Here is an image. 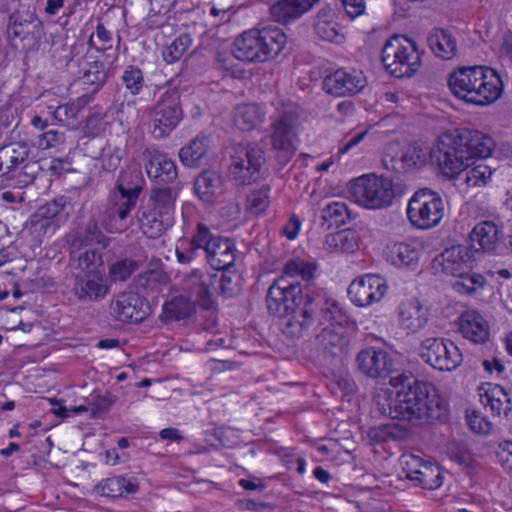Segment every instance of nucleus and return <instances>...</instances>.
Listing matches in <instances>:
<instances>
[{
    "mask_svg": "<svg viewBox=\"0 0 512 512\" xmlns=\"http://www.w3.org/2000/svg\"><path fill=\"white\" fill-rule=\"evenodd\" d=\"M427 44L433 54L443 60L453 59L458 53L457 39L448 30L433 28L427 36Z\"/></svg>",
    "mask_w": 512,
    "mask_h": 512,
    "instance_id": "72a5a7b5",
    "label": "nucleus"
},
{
    "mask_svg": "<svg viewBox=\"0 0 512 512\" xmlns=\"http://www.w3.org/2000/svg\"><path fill=\"white\" fill-rule=\"evenodd\" d=\"M418 354L425 363L440 371H452L463 361L457 345L443 337L430 336L422 339Z\"/></svg>",
    "mask_w": 512,
    "mask_h": 512,
    "instance_id": "ddd939ff",
    "label": "nucleus"
},
{
    "mask_svg": "<svg viewBox=\"0 0 512 512\" xmlns=\"http://www.w3.org/2000/svg\"><path fill=\"white\" fill-rule=\"evenodd\" d=\"M30 147L24 141L11 142L0 147V174L17 177L19 187L33 183L41 167L29 159Z\"/></svg>",
    "mask_w": 512,
    "mask_h": 512,
    "instance_id": "1a4fd4ad",
    "label": "nucleus"
},
{
    "mask_svg": "<svg viewBox=\"0 0 512 512\" xmlns=\"http://www.w3.org/2000/svg\"><path fill=\"white\" fill-rule=\"evenodd\" d=\"M414 482L424 489L434 490L443 484V475L438 465L424 463Z\"/></svg>",
    "mask_w": 512,
    "mask_h": 512,
    "instance_id": "09e8293b",
    "label": "nucleus"
},
{
    "mask_svg": "<svg viewBox=\"0 0 512 512\" xmlns=\"http://www.w3.org/2000/svg\"><path fill=\"white\" fill-rule=\"evenodd\" d=\"M501 230L492 221L477 223L469 234L471 247L476 252L496 253L500 243Z\"/></svg>",
    "mask_w": 512,
    "mask_h": 512,
    "instance_id": "cd10ccee",
    "label": "nucleus"
},
{
    "mask_svg": "<svg viewBox=\"0 0 512 512\" xmlns=\"http://www.w3.org/2000/svg\"><path fill=\"white\" fill-rule=\"evenodd\" d=\"M42 35V22L38 19L34 8L18 9L9 16L7 36L10 40L18 39L30 43L39 41Z\"/></svg>",
    "mask_w": 512,
    "mask_h": 512,
    "instance_id": "6ab92c4d",
    "label": "nucleus"
},
{
    "mask_svg": "<svg viewBox=\"0 0 512 512\" xmlns=\"http://www.w3.org/2000/svg\"><path fill=\"white\" fill-rule=\"evenodd\" d=\"M457 277L459 280L455 281L453 288L459 293L473 294L476 290V284H482V277L479 274H470L469 272H466L463 276Z\"/></svg>",
    "mask_w": 512,
    "mask_h": 512,
    "instance_id": "052dcab7",
    "label": "nucleus"
},
{
    "mask_svg": "<svg viewBox=\"0 0 512 512\" xmlns=\"http://www.w3.org/2000/svg\"><path fill=\"white\" fill-rule=\"evenodd\" d=\"M192 243L197 248H203L206 252L207 262L213 272L209 274V284L204 285L198 275H192L182 283V289L190 294V297L177 296L163 306L164 313L169 318L176 320L189 317L198 301L205 309L212 307L210 300V288L216 293H224V249L222 237L214 236L204 224H198L197 234Z\"/></svg>",
    "mask_w": 512,
    "mask_h": 512,
    "instance_id": "f03ea898",
    "label": "nucleus"
},
{
    "mask_svg": "<svg viewBox=\"0 0 512 512\" xmlns=\"http://www.w3.org/2000/svg\"><path fill=\"white\" fill-rule=\"evenodd\" d=\"M229 254H231L232 260L226 262V298L238 296L241 293L243 286L242 274L234 265V261L237 260L238 255L235 254L232 241L229 238H226V257Z\"/></svg>",
    "mask_w": 512,
    "mask_h": 512,
    "instance_id": "37998d69",
    "label": "nucleus"
},
{
    "mask_svg": "<svg viewBox=\"0 0 512 512\" xmlns=\"http://www.w3.org/2000/svg\"><path fill=\"white\" fill-rule=\"evenodd\" d=\"M317 266L303 259H292L284 265L282 274L269 286L266 294V306L270 314H283L288 310L301 307L307 289L313 287Z\"/></svg>",
    "mask_w": 512,
    "mask_h": 512,
    "instance_id": "39448f33",
    "label": "nucleus"
},
{
    "mask_svg": "<svg viewBox=\"0 0 512 512\" xmlns=\"http://www.w3.org/2000/svg\"><path fill=\"white\" fill-rule=\"evenodd\" d=\"M429 152L419 146H409L399 158L386 156L382 163L386 169L396 171L398 173L413 168H419L426 164Z\"/></svg>",
    "mask_w": 512,
    "mask_h": 512,
    "instance_id": "2f4dec72",
    "label": "nucleus"
},
{
    "mask_svg": "<svg viewBox=\"0 0 512 512\" xmlns=\"http://www.w3.org/2000/svg\"><path fill=\"white\" fill-rule=\"evenodd\" d=\"M112 41V32L101 21H98L95 32L88 39V45L99 52H106L112 49Z\"/></svg>",
    "mask_w": 512,
    "mask_h": 512,
    "instance_id": "5fc2aeb1",
    "label": "nucleus"
},
{
    "mask_svg": "<svg viewBox=\"0 0 512 512\" xmlns=\"http://www.w3.org/2000/svg\"><path fill=\"white\" fill-rule=\"evenodd\" d=\"M360 236L356 230L344 229L326 237L325 244L329 252L353 253L359 247Z\"/></svg>",
    "mask_w": 512,
    "mask_h": 512,
    "instance_id": "58836bf2",
    "label": "nucleus"
},
{
    "mask_svg": "<svg viewBox=\"0 0 512 512\" xmlns=\"http://www.w3.org/2000/svg\"><path fill=\"white\" fill-rule=\"evenodd\" d=\"M134 283L137 290L146 293L158 292L166 285L167 276L160 270H149L139 274Z\"/></svg>",
    "mask_w": 512,
    "mask_h": 512,
    "instance_id": "de8ad7c7",
    "label": "nucleus"
},
{
    "mask_svg": "<svg viewBox=\"0 0 512 512\" xmlns=\"http://www.w3.org/2000/svg\"><path fill=\"white\" fill-rule=\"evenodd\" d=\"M63 142V134L56 130H48L38 136L36 145L40 149H48Z\"/></svg>",
    "mask_w": 512,
    "mask_h": 512,
    "instance_id": "338daca9",
    "label": "nucleus"
},
{
    "mask_svg": "<svg viewBox=\"0 0 512 512\" xmlns=\"http://www.w3.org/2000/svg\"><path fill=\"white\" fill-rule=\"evenodd\" d=\"M137 218L143 233L150 238L160 236L172 225L173 220V218L160 215L153 209L149 211H142L137 215Z\"/></svg>",
    "mask_w": 512,
    "mask_h": 512,
    "instance_id": "a19ab883",
    "label": "nucleus"
},
{
    "mask_svg": "<svg viewBox=\"0 0 512 512\" xmlns=\"http://www.w3.org/2000/svg\"><path fill=\"white\" fill-rule=\"evenodd\" d=\"M493 147L491 137L461 128L442 134L430 149L429 157L445 177L452 179L472 165L474 159L490 156Z\"/></svg>",
    "mask_w": 512,
    "mask_h": 512,
    "instance_id": "7ed1b4c3",
    "label": "nucleus"
},
{
    "mask_svg": "<svg viewBox=\"0 0 512 512\" xmlns=\"http://www.w3.org/2000/svg\"><path fill=\"white\" fill-rule=\"evenodd\" d=\"M314 28L316 34L325 41L340 42L343 39V35L340 33L338 24L335 21V11L328 6L318 11Z\"/></svg>",
    "mask_w": 512,
    "mask_h": 512,
    "instance_id": "c9c22d12",
    "label": "nucleus"
},
{
    "mask_svg": "<svg viewBox=\"0 0 512 512\" xmlns=\"http://www.w3.org/2000/svg\"><path fill=\"white\" fill-rule=\"evenodd\" d=\"M128 173L121 172L117 183L116 190L111 193L108 213L111 218L120 222L119 230L128 227V217L131 210L136 207L137 200L142 192V186L139 184H131L127 181Z\"/></svg>",
    "mask_w": 512,
    "mask_h": 512,
    "instance_id": "dca6fc26",
    "label": "nucleus"
},
{
    "mask_svg": "<svg viewBox=\"0 0 512 512\" xmlns=\"http://www.w3.org/2000/svg\"><path fill=\"white\" fill-rule=\"evenodd\" d=\"M84 104L82 99H77L76 101L59 105L53 111V117L63 125H70L76 120Z\"/></svg>",
    "mask_w": 512,
    "mask_h": 512,
    "instance_id": "603ef678",
    "label": "nucleus"
},
{
    "mask_svg": "<svg viewBox=\"0 0 512 512\" xmlns=\"http://www.w3.org/2000/svg\"><path fill=\"white\" fill-rule=\"evenodd\" d=\"M73 294L82 302H92L103 298L108 288L100 273H78L74 276Z\"/></svg>",
    "mask_w": 512,
    "mask_h": 512,
    "instance_id": "a878e982",
    "label": "nucleus"
},
{
    "mask_svg": "<svg viewBox=\"0 0 512 512\" xmlns=\"http://www.w3.org/2000/svg\"><path fill=\"white\" fill-rule=\"evenodd\" d=\"M202 46L205 50L215 55V59L219 64L223 63L222 49L224 47V37L220 26L210 29L205 33L202 39Z\"/></svg>",
    "mask_w": 512,
    "mask_h": 512,
    "instance_id": "3c124183",
    "label": "nucleus"
},
{
    "mask_svg": "<svg viewBox=\"0 0 512 512\" xmlns=\"http://www.w3.org/2000/svg\"><path fill=\"white\" fill-rule=\"evenodd\" d=\"M480 402L493 417L512 420V387L486 383L479 387Z\"/></svg>",
    "mask_w": 512,
    "mask_h": 512,
    "instance_id": "5701e85b",
    "label": "nucleus"
},
{
    "mask_svg": "<svg viewBox=\"0 0 512 512\" xmlns=\"http://www.w3.org/2000/svg\"><path fill=\"white\" fill-rule=\"evenodd\" d=\"M448 86L466 103L484 106L496 101L503 91L500 75L488 66H464L453 71Z\"/></svg>",
    "mask_w": 512,
    "mask_h": 512,
    "instance_id": "423d86ee",
    "label": "nucleus"
},
{
    "mask_svg": "<svg viewBox=\"0 0 512 512\" xmlns=\"http://www.w3.org/2000/svg\"><path fill=\"white\" fill-rule=\"evenodd\" d=\"M280 318L282 333L291 339H299L308 334L315 322L320 325L323 321H335L339 325L355 327L353 320L338 301L326 295L323 290L307 289L302 307L291 309Z\"/></svg>",
    "mask_w": 512,
    "mask_h": 512,
    "instance_id": "20e7f679",
    "label": "nucleus"
},
{
    "mask_svg": "<svg viewBox=\"0 0 512 512\" xmlns=\"http://www.w3.org/2000/svg\"><path fill=\"white\" fill-rule=\"evenodd\" d=\"M465 182L470 187L484 186L492 176V170L489 166L478 164L472 168L465 169Z\"/></svg>",
    "mask_w": 512,
    "mask_h": 512,
    "instance_id": "13d9d810",
    "label": "nucleus"
},
{
    "mask_svg": "<svg viewBox=\"0 0 512 512\" xmlns=\"http://www.w3.org/2000/svg\"><path fill=\"white\" fill-rule=\"evenodd\" d=\"M248 207L254 214H260L268 207V194L264 190L253 191L247 198Z\"/></svg>",
    "mask_w": 512,
    "mask_h": 512,
    "instance_id": "e2e57ef3",
    "label": "nucleus"
},
{
    "mask_svg": "<svg viewBox=\"0 0 512 512\" xmlns=\"http://www.w3.org/2000/svg\"><path fill=\"white\" fill-rule=\"evenodd\" d=\"M229 176L236 186H247L260 177L264 151L253 144H236L230 152Z\"/></svg>",
    "mask_w": 512,
    "mask_h": 512,
    "instance_id": "f8f14e48",
    "label": "nucleus"
},
{
    "mask_svg": "<svg viewBox=\"0 0 512 512\" xmlns=\"http://www.w3.org/2000/svg\"><path fill=\"white\" fill-rule=\"evenodd\" d=\"M326 321H323V324ZM329 325L321 329L316 335V345L323 352L333 358H342L347 355L351 343V332L357 330L347 325H339L335 321H327Z\"/></svg>",
    "mask_w": 512,
    "mask_h": 512,
    "instance_id": "f3484780",
    "label": "nucleus"
},
{
    "mask_svg": "<svg viewBox=\"0 0 512 512\" xmlns=\"http://www.w3.org/2000/svg\"><path fill=\"white\" fill-rule=\"evenodd\" d=\"M367 84L362 71L340 68L324 78L327 93L336 97L352 96L361 92Z\"/></svg>",
    "mask_w": 512,
    "mask_h": 512,
    "instance_id": "412c9836",
    "label": "nucleus"
},
{
    "mask_svg": "<svg viewBox=\"0 0 512 512\" xmlns=\"http://www.w3.org/2000/svg\"><path fill=\"white\" fill-rule=\"evenodd\" d=\"M444 215L445 205L441 195L430 188L417 190L407 205V217L410 224L420 230L436 227Z\"/></svg>",
    "mask_w": 512,
    "mask_h": 512,
    "instance_id": "9d476101",
    "label": "nucleus"
},
{
    "mask_svg": "<svg viewBox=\"0 0 512 512\" xmlns=\"http://www.w3.org/2000/svg\"><path fill=\"white\" fill-rule=\"evenodd\" d=\"M389 384L395 393L381 387L373 396L380 414L415 427L448 420V404L432 383L418 380L411 372H402L392 376Z\"/></svg>",
    "mask_w": 512,
    "mask_h": 512,
    "instance_id": "f257e3e1",
    "label": "nucleus"
},
{
    "mask_svg": "<svg viewBox=\"0 0 512 512\" xmlns=\"http://www.w3.org/2000/svg\"><path fill=\"white\" fill-rule=\"evenodd\" d=\"M385 70L396 78L413 76L421 66L417 44L406 36L394 35L382 48Z\"/></svg>",
    "mask_w": 512,
    "mask_h": 512,
    "instance_id": "6e6552de",
    "label": "nucleus"
},
{
    "mask_svg": "<svg viewBox=\"0 0 512 512\" xmlns=\"http://www.w3.org/2000/svg\"><path fill=\"white\" fill-rule=\"evenodd\" d=\"M350 218V210L346 203L334 201L321 210L319 225L321 228L329 230L345 225Z\"/></svg>",
    "mask_w": 512,
    "mask_h": 512,
    "instance_id": "ea45409f",
    "label": "nucleus"
},
{
    "mask_svg": "<svg viewBox=\"0 0 512 512\" xmlns=\"http://www.w3.org/2000/svg\"><path fill=\"white\" fill-rule=\"evenodd\" d=\"M467 422L470 429L475 433L489 434L493 428L492 423L478 411L468 413Z\"/></svg>",
    "mask_w": 512,
    "mask_h": 512,
    "instance_id": "680f3d73",
    "label": "nucleus"
},
{
    "mask_svg": "<svg viewBox=\"0 0 512 512\" xmlns=\"http://www.w3.org/2000/svg\"><path fill=\"white\" fill-rule=\"evenodd\" d=\"M181 119L180 92L177 87L168 86L152 112L153 136L158 139L166 137Z\"/></svg>",
    "mask_w": 512,
    "mask_h": 512,
    "instance_id": "2eb2a0df",
    "label": "nucleus"
},
{
    "mask_svg": "<svg viewBox=\"0 0 512 512\" xmlns=\"http://www.w3.org/2000/svg\"><path fill=\"white\" fill-rule=\"evenodd\" d=\"M66 200L64 197L57 198L53 201L41 206L32 218V223L40 224L46 227L50 223L60 226L69 217V212L66 210Z\"/></svg>",
    "mask_w": 512,
    "mask_h": 512,
    "instance_id": "f704fd0d",
    "label": "nucleus"
},
{
    "mask_svg": "<svg viewBox=\"0 0 512 512\" xmlns=\"http://www.w3.org/2000/svg\"><path fill=\"white\" fill-rule=\"evenodd\" d=\"M70 266L79 269L80 273H98L97 269L103 265L101 254L94 249L85 251H72Z\"/></svg>",
    "mask_w": 512,
    "mask_h": 512,
    "instance_id": "c03bdc74",
    "label": "nucleus"
},
{
    "mask_svg": "<svg viewBox=\"0 0 512 512\" xmlns=\"http://www.w3.org/2000/svg\"><path fill=\"white\" fill-rule=\"evenodd\" d=\"M148 156L146 172L157 185L171 183L177 178L176 165L167 155L149 152Z\"/></svg>",
    "mask_w": 512,
    "mask_h": 512,
    "instance_id": "7c9ffc66",
    "label": "nucleus"
},
{
    "mask_svg": "<svg viewBox=\"0 0 512 512\" xmlns=\"http://www.w3.org/2000/svg\"><path fill=\"white\" fill-rule=\"evenodd\" d=\"M177 191L168 186H154L150 193V202L153 210L160 215L173 218Z\"/></svg>",
    "mask_w": 512,
    "mask_h": 512,
    "instance_id": "4c0bfd02",
    "label": "nucleus"
},
{
    "mask_svg": "<svg viewBox=\"0 0 512 512\" xmlns=\"http://www.w3.org/2000/svg\"><path fill=\"white\" fill-rule=\"evenodd\" d=\"M399 327L407 334L424 329L429 321V310L416 298L402 300L397 308Z\"/></svg>",
    "mask_w": 512,
    "mask_h": 512,
    "instance_id": "393cba45",
    "label": "nucleus"
},
{
    "mask_svg": "<svg viewBox=\"0 0 512 512\" xmlns=\"http://www.w3.org/2000/svg\"><path fill=\"white\" fill-rule=\"evenodd\" d=\"M424 463L418 456L402 455L400 458L402 477L414 481Z\"/></svg>",
    "mask_w": 512,
    "mask_h": 512,
    "instance_id": "bf43d9fd",
    "label": "nucleus"
},
{
    "mask_svg": "<svg viewBox=\"0 0 512 512\" xmlns=\"http://www.w3.org/2000/svg\"><path fill=\"white\" fill-rule=\"evenodd\" d=\"M207 151V139L198 137L180 149L179 158L184 166L197 168L201 165V161L207 154Z\"/></svg>",
    "mask_w": 512,
    "mask_h": 512,
    "instance_id": "a18cd8bd",
    "label": "nucleus"
},
{
    "mask_svg": "<svg viewBox=\"0 0 512 512\" xmlns=\"http://www.w3.org/2000/svg\"><path fill=\"white\" fill-rule=\"evenodd\" d=\"M69 69L79 68L78 73L86 84L95 85L96 89L102 87L108 79V70L104 63L96 57L85 52L82 44L71 47V56L67 61Z\"/></svg>",
    "mask_w": 512,
    "mask_h": 512,
    "instance_id": "a211bd4d",
    "label": "nucleus"
},
{
    "mask_svg": "<svg viewBox=\"0 0 512 512\" xmlns=\"http://www.w3.org/2000/svg\"><path fill=\"white\" fill-rule=\"evenodd\" d=\"M422 251L423 247L417 240L397 242L388 246L387 257L395 266L408 267L417 264Z\"/></svg>",
    "mask_w": 512,
    "mask_h": 512,
    "instance_id": "473e14b6",
    "label": "nucleus"
},
{
    "mask_svg": "<svg viewBox=\"0 0 512 512\" xmlns=\"http://www.w3.org/2000/svg\"><path fill=\"white\" fill-rule=\"evenodd\" d=\"M299 118L300 110L292 104L282 105L271 117L270 141L272 149L286 160L291 158L296 151Z\"/></svg>",
    "mask_w": 512,
    "mask_h": 512,
    "instance_id": "9b49d317",
    "label": "nucleus"
},
{
    "mask_svg": "<svg viewBox=\"0 0 512 512\" xmlns=\"http://www.w3.org/2000/svg\"><path fill=\"white\" fill-rule=\"evenodd\" d=\"M121 82L131 95H138L144 86L141 69L133 65L128 66L121 76Z\"/></svg>",
    "mask_w": 512,
    "mask_h": 512,
    "instance_id": "6e6d98bb",
    "label": "nucleus"
},
{
    "mask_svg": "<svg viewBox=\"0 0 512 512\" xmlns=\"http://www.w3.org/2000/svg\"><path fill=\"white\" fill-rule=\"evenodd\" d=\"M386 293V281L375 274H366L355 279L348 288L350 299L359 307L370 306L381 301Z\"/></svg>",
    "mask_w": 512,
    "mask_h": 512,
    "instance_id": "4be33fe9",
    "label": "nucleus"
},
{
    "mask_svg": "<svg viewBox=\"0 0 512 512\" xmlns=\"http://www.w3.org/2000/svg\"><path fill=\"white\" fill-rule=\"evenodd\" d=\"M495 455L498 463L508 471H512V441H503L498 444Z\"/></svg>",
    "mask_w": 512,
    "mask_h": 512,
    "instance_id": "0e129e2a",
    "label": "nucleus"
},
{
    "mask_svg": "<svg viewBox=\"0 0 512 512\" xmlns=\"http://www.w3.org/2000/svg\"><path fill=\"white\" fill-rule=\"evenodd\" d=\"M286 42L285 33L276 26L250 29L235 39L231 54L241 61L262 63L276 58Z\"/></svg>",
    "mask_w": 512,
    "mask_h": 512,
    "instance_id": "0eeeda50",
    "label": "nucleus"
},
{
    "mask_svg": "<svg viewBox=\"0 0 512 512\" xmlns=\"http://www.w3.org/2000/svg\"><path fill=\"white\" fill-rule=\"evenodd\" d=\"M139 267V262L134 259L125 258L116 261L110 266V277L114 281H125Z\"/></svg>",
    "mask_w": 512,
    "mask_h": 512,
    "instance_id": "4d7b16f0",
    "label": "nucleus"
},
{
    "mask_svg": "<svg viewBox=\"0 0 512 512\" xmlns=\"http://www.w3.org/2000/svg\"><path fill=\"white\" fill-rule=\"evenodd\" d=\"M260 122L258 108L252 104L238 106L233 114L234 125L242 131H250Z\"/></svg>",
    "mask_w": 512,
    "mask_h": 512,
    "instance_id": "49530a36",
    "label": "nucleus"
},
{
    "mask_svg": "<svg viewBox=\"0 0 512 512\" xmlns=\"http://www.w3.org/2000/svg\"><path fill=\"white\" fill-rule=\"evenodd\" d=\"M191 44L192 39L188 34L178 36L171 44L163 49L162 56L164 61L168 64L179 61Z\"/></svg>",
    "mask_w": 512,
    "mask_h": 512,
    "instance_id": "8fccbe9b",
    "label": "nucleus"
},
{
    "mask_svg": "<svg viewBox=\"0 0 512 512\" xmlns=\"http://www.w3.org/2000/svg\"><path fill=\"white\" fill-rule=\"evenodd\" d=\"M459 332L472 343L484 344L489 339L490 327L478 311L466 310L459 317Z\"/></svg>",
    "mask_w": 512,
    "mask_h": 512,
    "instance_id": "c85d7f7f",
    "label": "nucleus"
},
{
    "mask_svg": "<svg viewBox=\"0 0 512 512\" xmlns=\"http://www.w3.org/2000/svg\"><path fill=\"white\" fill-rule=\"evenodd\" d=\"M77 242H79V246L91 243H97L102 245L103 247H106L108 245V239L99 229L97 223L93 220L89 221L83 233H76L73 245H76Z\"/></svg>",
    "mask_w": 512,
    "mask_h": 512,
    "instance_id": "864d4df0",
    "label": "nucleus"
},
{
    "mask_svg": "<svg viewBox=\"0 0 512 512\" xmlns=\"http://www.w3.org/2000/svg\"><path fill=\"white\" fill-rule=\"evenodd\" d=\"M123 157V150L119 147H115L113 150H109L102 156L103 168L108 171L117 169L120 165Z\"/></svg>",
    "mask_w": 512,
    "mask_h": 512,
    "instance_id": "774afa93",
    "label": "nucleus"
},
{
    "mask_svg": "<svg viewBox=\"0 0 512 512\" xmlns=\"http://www.w3.org/2000/svg\"><path fill=\"white\" fill-rule=\"evenodd\" d=\"M320 0H279L270 7L272 19L287 24L300 18Z\"/></svg>",
    "mask_w": 512,
    "mask_h": 512,
    "instance_id": "c756f323",
    "label": "nucleus"
},
{
    "mask_svg": "<svg viewBox=\"0 0 512 512\" xmlns=\"http://www.w3.org/2000/svg\"><path fill=\"white\" fill-rule=\"evenodd\" d=\"M434 263L441 267L443 273L454 277L463 276L471 269V258L468 250L461 245L445 249L435 258Z\"/></svg>",
    "mask_w": 512,
    "mask_h": 512,
    "instance_id": "bb28decb",
    "label": "nucleus"
},
{
    "mask_svg": "<svg viewBox=\"0 0 512 512\" xmlns=\"http://www.w3.org/2000/svg\"><path fill=\"white\" fill-rule=\"evenodd\" d=\"M150 313L148 302L137 292H122L111 302L110 314L120 322L138 323Z\"/></svg>",
    "mask_w": 512,
    "mask_h": 512,
    "instance_id": "aec40b11",
    "label": "nucleus"
},
{
    "mask_svg": "<svg viewBox=\"0 0 512 512\" xmlns=\"http://www.w3.org/2000/svg\"><path fill=\"white\" fill-rule=\"evenodd\" d=\"M396 425H381L371 428L368 435L371 440L376 442H387L396 438Z\"/></svg>",
    "mask_w": 512,
    "mask_h": 512,
    "instance_id": "69168bd1",
    "label": "nucleus"
},
{
    "mask_svg": "<svg viewBox=\"0 0 512 512\" xmlns=\"http://www.w3.org/2000/svg\"><path fill=\"white\" fill-rule=\"evenodd\" d=\"M96 490L103 496L116 498L135 493L138 484L134 478L115 476L101 481Z\"/></svg>",
    "mask_w": 512,
    "mask_h": 512,
    "instance_id": "e433bc0d",
    "label": "nucleus"
},
{
    "mask_svg": "<svg viewBox=\"0 0 512 512\" xmlns=\"http://www.w3.org/2000/svg\"><path fill=\"white\" fill-rule=\"evenodd\" d=\"M356 364L362 374L373 379L386 377L393 369L389 353L374 347L362 349L356 356Z\"/></svg>",
    "mask_w": 512,
    "mask_h": 512,
    "instance_id": "b1692460",
    "label": "nucleus"
},
{
    "mask_svg": "<svg viewBox=\"0 0 512 512\" xmlns=\"http://www.w3.org/2000/svg\"><path fill=\"white\" fill-rule=\"evenodd\" d=\"M349 193L356 203L370 209L386 207L393 198L391 182L374 176H362L351 181Z\"/></svg>",
    "mask_w": 512,
    "mask_h": 512,
    "instance_id": "4468645a",
    "label": "nucleus"
},
{
    "mask_svg": "<svg viewBox=\"0 0 512 512\" xmlns=\"http://www.w3.org/2000/svg\"><path fill=\"white\" fill-rule=\"evenodd\" d=\"M195 190L206 201L221 196L224 191L222 176L213 170L204 171L195 181Z\"/></svg>",
    "mask_w": 512,
    "mask_h": 512,
    "instance_id": "79ce46f5",
    "label": "nucleus"
}]
</instances>
